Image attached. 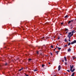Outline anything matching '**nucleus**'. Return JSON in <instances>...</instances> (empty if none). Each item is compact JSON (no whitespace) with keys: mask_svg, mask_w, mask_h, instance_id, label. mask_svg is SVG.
I'll return each instance as SVG.
<instances>
[{"mask_svg":"<svg viewBox=\"0 0 76 76\" xmlns=\"http://www.w3.org/2000/svg\"><path fill=\"white\" fill-rule=\"evenodd\" d=\"M70 37H70L69 36V37L68 38H69V39H70Z\"/></svg>","mask_w":76,"mask_h":76,"instance_id":"nucleus-31","label":"nucleus"},{"mask_svg":"<svg viewBox=\"0 0 76 76\" xmlns=\"http://www.w3.org/2000/svg\"><path fill=\"white\" fill-rule=\"evenodd\" d=\"M68 17V15H66V16H65L64 18H67Z\"/></svg>","mask_w":76,"mask_h":76,"instance_id":"nucleus-15","label":"nucleus"},{"mask_svg":"<svg viewBox=\"0 0 76 76\" xmlns=\"http://www.w3.org/2000/svg\"><path fill=\"white\" fill-rule=\"evenodd\" d=\"M75 20H76V19H75Z\"/></svg>","mask_w":76,"mask_h":76,"instance_id":"nucleus-52","label":"nucleus"},{"mask_svg":"<svg viewBox=\"0 0 76 76\" xmlns=\"http://www.w3.org/2000/svg\"><path fill=\"white\" fill-rule=\"evenodd\" d=\"M73 28V27H72V28H71V29H72Z\"/></svg>","mask_w":76,"mask_h":76,"instance_id":"nucleus-45","label":"nucleus"},{"mask_svg":"<svg viewBox=\"0 0 76 76\" xmlns=\"http://www.w3.org/2000/svg\"><path fill=\"white\" fill-rule=\"evenodd\" d=\"M67 33H68L67 32H66V34H67Z\"/></svg>","mask_w":76,"mask_h":76,"instance_id":"nucleus-40","label":"nucleus"},{"mask_svg":"<svg viewBox=\"0 0 76 76\" xmlns=\"http://www.w3.org/2000/svg\"><path fill=\"white\" fill-rule=\"evenodd\" d=\"M71 50L70 49V48H69V49H68L67 51L68 52H70L71 51Z\"/></svg>","mask_w":76,"mask_h":76,"instance_id":"nucleus-5","label":"nucleus"},{"mask_svg":"<svg viewBox=\"0 0 76 76\" xmlns=\"http://www.w3.org/2000/svg\"><path fill=\"white\" fill-rule=\"evenodd\" d=\"M67 32H69V31H67Z\"/></svg>","mask_w":76,"mask_h":76,"instance_id":"nucleus-54","label":"nucleus"},{"mask_svg":"<svg viewBox=\"0 0 76 76\" xmlns=\"http://www.w3.org/2000/svg\"><path fill=\"white\" fill-rule=\"evenodd\" d=\"M75 43H76V41H75V40H74V41L72 42L71 43V44H75Z\"/></svg>","mask_w":76,"mask_h":76,"instance_id":"nucleus-4","label":"nucleus"},{"mask_svg":"<svg viewBox=\"0 0 76 76\" xmlns=\"http://www.w3.org/2000/svg\"><path fill=\"white\" fill-rule=\"evenodd\" d=\"M50 55L51 56H52L53 55V53H50Z\"/></svg>","mask_w":76,"mask_h":76,"instance_id":"nucleus-29","label":"nucleus"},{"mask_svg":"<svg viewBox=\"0 0 76 76\" xmlns=\"http://www.w3.org/2000/svg\"><path fill=\"white\" fill-rule=\"evenodd\" d=\"M75 41V43H76V40H74Z\"/></svg>","mask_w":76,"mask_h":76,"instance_id":"nucleus-48","label":"nucleus"},{"mask_svg":"<svg viewBox=\"0 0 76 76\" xmlns=\"http://www.w3.org/2000/svg\"><path fill=\"white\" fill-rule=\"evenodd\" d=\"M74 75H75V73L73 72V73H72V75H71V76H74Z\"/></svg>","mask_w":76,"mask_h":76,"instance_id":"nucleus-11","label":"nucleus"},{"mask_svg":"<svg viewBox=\"0 0 76 76\" xmlns=\"http://www.w3.org/2000/svg\"><path fill=\"white\" fill-rule=\"evenodd\" d=\"M48 63H49V64H50V62H49Z\"/></svg>","mask_w":76,"mask_h":76,"instance_id":"nucleus-37","label":"nucleus"},{"mask_svg":"<svg viewBox=\"0 0 76 76\" xmlns=\"http://www.w3.org/2000/svg\"><path fill=\"white\" fill-rule=\"evenodd\" d=\"M56 48H58V47H56Z\"/></svg>","mask_w":76,"mask_h":76,"instance_id":"nucleus-41","label":"nucleus"},{"mask_svg":"<svg viewBox=\"0 0 76 76\" xmlns=\"http://www.w3.org/2000/svg\"><path fill=\"white\" fill-rule=\"evenodd\" d=\"M28 72H30V71H28Z\"/></svg>","mask_w":76,"mask_h":76,"instance_id":"nucleus-44","label":"nucleus"},{"mask_svg":"<svg viewBox=\"0 0 76 76\" xmlns=\"http://www.w3.org/2000/svg\"><path fill=\"white\" fill-rule=\"evenodd\" d=\"M0 67H1V66H0Z\"/></svg>","mask_w":76,"mask_h":76,"instance_id":"nucleus-58","label":"nucleus"},{"mask_svg":"<svg viewBox=\"0 0 76 76\" xmlns=\"http://www.w3.org/2000/svg\"><path fill=\"white\" fill-rule=\"evenodd\" d=\"M28 69V67H26V69Z\"/></svg>","mask_w":76,"mask_h":76,"instance_id":"nucleus-39","label":"nucleus"},{"mask_svg":"<svg viewBox=\"0 0 76 76\" xmlns=\"http://www.w3.org/2000/svg\"><path fill=\"white\" fill-rule=\"evenodd\" d=\"M70 21L71 22H72L73 21V20H70Z\"/></svg>","mask_w":76,"mask_h":76,"instance_id":"nucleus-25","label":"nucleus"},{"mask_svg":"<svg viewBox=\"0 0 76 76\" xmlns=\"http://www.w3.org/2000/svg\"><path fill=\"white\" fill-rule=\"evenodd\" d=\"M5 66H7V63H6V64H5Z\"/></svg>","mask_w":76,"mask_h":76,"instance_id":"nucleus-22","label":"nucleus"},{"mask_svg":"<svg viewBox=\"0 0 76 76\" xmlns=\"http://www.w3.org/2000/svg\"><path fill=\"white\" fill-rule=\"evenodd\" d=\"M68 41H69V42H70V39H69Z\"/></svg>","mask_w":76,"mask_h":76,"instance_id":"nucleus-33","label":"nucleus"},{"mask_svg":"<svg viewBox=\"0 0 76 76\" xmlns=\"http://www.w3.org/2000/svg\"><path fill=\"white\" fill-rule=\"evenodd\" d=\"M55 53H59V51H55Z\"/></svg>","mask_w":76,"mask_h":76,"instance_id":"nucleus-28","label":"nucleus"},{"mask_svg":"<svg viewBox=\"0 0 76 76\" xmlns=\"http://www.w3.org/2000/svg\"><path fill=\"white\" fill-rule=\"evenodd\" d=\"M31 60H32V59L30 58L28 59V61H31Z\"/></svg>","mask_w":76,"mask_h":76,"instance_id":"nucleus-19","label":"nucleus"},{"mask_svg":"<svg viewBox=\"0 0 76 76\" xmlns=\"http://www.w3.org/2000/svg\"><path fill=\"white\" fill-rule=\"evenodd\" d=\"M70 44H71V43H70V42H69L68 44V45L69 46L70 45Z\"/></svg>","mask_w":76,"mask_h":76,"instance_id":"nucleus-14","label":"nucleus"},{"mask_svg":"<svg viewBox=\"0 0 76 76\" xmlns=\"http://www.w3.org/2000/svg\"><path fill=\"white\" fill-rule=\"evenodd\" d=\"M71 22H70V21L69 20V22L68 23V24H69V23H71Z\"/></svg>","mask_w":76,"mask_h":76,"instance_id":"nucleus-16","label":"nucleus"},{"mask_svg":"<svg viewBox=\"0 0 76 76\" xmlns=\"http://www.w3.org/2000/svg\"><path fill=\"white\" fill-rule=\"evenodd\" d=\"M24 74L26 76H29V75L26 74V73H24Z\"/></svg>","mask_w":76,"mask_h":76,"instance_id":"nucleus-17","label":"nucleus"},{"mask_svg":"<svg viewBox=\"0 0 76 76\" xmlns=\"http://www.w3.org/2000/svg\"><path fill=\"white\" fill-rule=\"evenodd\" d=\"M64 58L65 59V61H67V59L66 58V57L64 56Z\"/></svg>","mask_w":76,"mask_h":76,"instance_id":"nucleus-7","label":"nucleus"},{"mask_svg":"<svg viewBox=\"0 0 76 76\" xmlns=\"http://www.w3.org/2000/svg\"><path fill=\"white\" fill-rule=\"evenodd\" d=\"M54 76H56V75H55Z\"/></svg>","mask_w":76,"mask_h":76,"instance_id":"nucleus-50","label":"nucleus"},{"mask_svg":"<svg viewBox=\"0 0 76 76\" xmlns=\"http://www.w3.org/2000/svg\"><path fill=\"white\" fill-rule=\"evenodd\" d=\"M62 62H64V60H62Z\"/></svg>","mask_w":76,"mask_h":76,"instance_id":"nucleus-32","label":"nucleus"},{"mask_svg":"<svg viewBox=\"0 0 76 76\" xmlns=\"http://www.w3.org/2000/svg\"><path fill=\"white\" fill-rule=\"evenodd\" d=\"M45 66V65L44 64H42V67H44Z\"/></svg>","mask_w":76,"mask_h":76,"instance_id":"nucleus-13","label":"nucleus"},{"mask_svg":"<svg viewBox=\"0 0 76 76\" xmlns=\"http://www.w3.org/2000/svg\"><path fill=\"white\" fill-rule=\"evenodd\" d=\"M70 48H71V47H70Z\"/></svg>","mask_w":76,"mask_h":76,"instance_id":"nucleus-55","label":"nucleus"},{"mask_svg":"<svg viewBox=\"0 0 76 76\" xmlns=\"http://www.w3.org/2000/svg\"><path fill=\"white\" fill-rule=\"evenodd\" d=\"M23 68H22L19 70V71H21V70H23Z\"/></svg>","mask_w":76,"mask_h":76,"instance_id":"nucleus-9","label":"nucleus"},{"mask_svg":"<svg viewBox=\"0 0 76 76\" xmlns=\"http://www.w3.org/2000/svg\"><path fill=\"white\" fill-rule=\"evenodd\" d=\"M43 38H44V37H43Z\"/></svg>","mask_w":76,"mask_h":76,"instance_id":"nucleus-53","label":"nucleus"},{"mask_svg":"<svg viewBox=\"0 0 76 76\" xmlns=\"http://www.w3.org/2000/svg\"><path fill=\"white\" fill-rule=\"evenodd\" d=\"M67 47V45H66L64 46V47Z\"/></svg>","mask_w":76,"mask_h":76,"instance_id":"nucleus-18","label":"nucleus"},{"mask_svg":"<svg viewBox=\"0 0 76 76\" xmlns=\"http://www.w3.org/2000/svg\"><path fill=\"white\" fill-rule=\"evenodd\" d=\"M71 34H72V32L68 33V35L67 36L68 38H69V36H70V35H71Z\"/></svg>","mask_w":76,"mask_h":76,"instance_id":"nucleus-3","label":"nucleus"},{"mask_svg":"<svg viewBox=\"0 0 76 76\" xmlns=\"http://www.w3.org/2000/svg\"><path fill=\"white\" fill-rule=\"evenodd\" d=\"M51 48H53V46L51 45Z\"/></svg>","mask_w":76,"mask_h":76,"instance_id":"nucleus-23","label":"nucleus"},{"mask_svg":"<svg viewBox=\"0 0 76 76\" xmlns=\"http://www.w3.org/2000/svg\"><path fill=\"white\" fill-rule=\"evenodd\" d=\"M58 48V50H61V48Z\"/></svg>","mask_w":76,"mask_h":76,"instance_id":"nucleus-21","label":"nucleus"},{"mask_svg":"<svg viewBox=\"0 0 76 76\" xmlns=\"http://www.w3.org/2000/svg\"><path fill=\"white\" fill-rule=\"evenodd\" d=\"M65 31H68V29L67 28H65Z\"/></svg>","mask_w":76,"mask_h":76,"instance_id":"nucleus-24","label":"nucleus"},{"mask_svg":"<svg viewBox=\"0 0 76 76\" xmlns=\"http://www.w3.org/2000/svg\"><path fill=\"white\" fill-rule=\"evenodd\" d=\"M75 32H76V31L74 32V33H75Z\"/></svg>","mask_w":76,"mask_h":76,"instance_id":"nucleus-49","label":"nucleus"},{"mask_svg":"<svg viewBox=\"0 0 76 76\" xmlns=\"http://www.w3.org/2000/svg\"><path fill=\"white\" fill-rule=\"evenodd\" d=\"M56 54H57V55L58 54V53H56Z\"/></svg>","mask_w":76,"mask_h":76,"instance_id":"nucleus-38","label":"nucleus"},{"mask_svg":"<svg viewBox=\"0 0 76 76\" xmlns=\"http://www.w3.org/2000/svg\"><path fill=\"white\" fill-rule=\"evenodd\" d=\"M57 45H58V44H57Z\"/></svg>","mask_w":76,"mask_h":76,"instance_id":"nucleus-57","label":"nucleus"},{"mask_svg":"<svg viewBox=\"0 0 76 76\" xmlns=\"http://www.w3.org/2000/svg\"><path fill=\"white\" fill-rule=\"evenodd\" d=\"M60 69H61V66H60V65H59L58 66V71H60Z\"/></svg>","mask_w":76,"mask_h":76,"instance_id":"nucleus-2","label":"nucleus"},{"mask_svg":"<svg viewBox=\"0 0 76 76\" xmlns=\"http://www.w3.org/2000/svg\"><path fill=\"white\" fill-rule=\"evenodd\" d=\"M33 70H34V72H36V71H38V70H37L36 69H34Z\"/></svg>","mask_w":76,"mask_h":76,"instance_id":"nucleus-12","label":"nucleus"},{"mask_svg":"<svg viewBox=\"0 0 76 76\" xmlns=\"http://www.w3.org/2000/svg\"><path fill=\"white\" fill-rule=\"evenodd\" d=\"M70 71H71V70H72V69H73V68L74 66L73 65H72V66L70 65Z\"/></svg>","mask_w":76,"mask_h":76,"instance_id":"nucleus-1","label":"nucleus"},{"mask_svg":"<svg viewBox=\"0 0 76 76\" xmlns=\"http://www.w3.org/2000/svg\"><path fill=\"white\" fill-rule=\"evenodd\" d=\"M65 42H67V40H66V39H65Z\"/></svg>","mask_w":76,"mask_h":76,"instance_id":"nucleus-26","label":"nucleus"},{"mask_svg":"<svg viewBox=\"0 0 76 76\" xmlns=\"http://www.w3.org/2000/svg\"><path fill=\"white\" fill-rule=\"evenodd\" d=\"M58 39H60V37H59Z\"/></svg>","mask_w":76,"mask_h":76,"instance_id":"nucleus-36","label":"nucleus"},{"mask_svg":"<svg viewBox=\"0 0 76 76\" xmlns=\"http://www.w3.org/2000/svg\"><path fill=\"white\" fill-rule=\"evenodd\" d=\"M74 59H75L74 58H73V60H74Z\"/></svg>","mask_w":76,"mask_h":76,"instance_id":"nucleus-47","label":"nucleus"},{"mask_svg":"<svg viewBox=\"0 0 76 76\" xmlns=\"http://www.w3.org/2000/svg\"><path fill=\"white\" fill-rule=\"evenodd\" d=\"M73 35V34H71V35H69V37H72V36Z\"/></svg>","mask_w":76,"mask_h":76,"instance_id":"nucleus-10","label":"nucleus"},{"mask_svg":"<svg viewBox=\"0 0 76 76\" xmlns=\"http://www.w3.org/2000/svg\"><path fill=\"white\" fill-rule=\"evenodd\" d=\"M54 38H55V37H54Z\"/></svg>","mask_w":76,"mask_h":76,"instance_id":"nucleus-56","label":"nucleus"},{"mask_svg":"<svg viewBox=\"0 0 76 76\" xmlns=\"http://www.w3.org/2000/svg\"><path fill=\"white\" fill-rule=\"evenodd\" d=\"M64 75H66V73H64Z\"/></svg>","mask_w":76,"mask_h":76,"instance_id":"nucleus-46","label":"nucleus"},{"mask_svg":"<svg viewBox=\"0 0 76 76\" xmlns=\"http://www.w3.org/2000/svg\"><path fill=\"white\" fill-rule=\"evenodd\" d=\"M56 48H55L54 49L55 50H56Z\"/></svg>","mask_w":76,"mask_h":76,"instance_id":"nucleus-43","label":"nucleus"},{"mask_svg":"<svg viewBox=\"0 0 76 76\" xmlns=\"http://www.w3.org/2000/svg\"><path fill=\"white\" fill-rule=\"evenodd\" d=\"M37 54H38V52H37Z\"/></svg>","mask_w":76,"mask_h":76,"instance_id":"nucleus-35","label":"nucleus"},{"mask_svg":"<svg viewBox=\"0 0 76 76\" xmlns=\"http://www.w3.org/2000/svg\"><path fill=\"white\" fill-rule=\"evenodd\" d=\"M56 50V49H54V51H55Z\"/></svg>","mask_w":76,"mask_h":76,"instance_id":"nucleus-42","label":"nucleus"},{"mask_svg":"<svg viewBox=\"0 0 76 76\" xmlns=\"http://www.w3.org/2000/svg\"><path fill=\"white\" fill-rule=\"evenodd\" d=\"M72 26V25H71V26Z\"/></svg>","mask_w":76,"mask_h":76,"instance_id":"nucleus-51","label":"nucleus"},{"mask_svg":"<svg viewBox=\"0 0 76 76\" xmlns=\"http://www.w3.org/2000/svg\"><path fill=\"white\" fill-rule=\"evenodd\" d=\"M66 71L67 72H70V70H67Z\"/></svg>","mask_w":76,"mask_h":76,"instance_id":"nucleus-20","label":"nucleus"},{"mask_svg":"<svg viewBox=\"0 0 76 76\" xmlns=\"http://www.w3.org/2000/svg\"><path fill=\"white\" fill-rule=\"evenodd\" d=\"M75 69H74L72 70H72H71L70 71H71V72H74V71H75Z\"/></svg>","mask_w":76,"mask_h":76,"instance_id":"nucleus-6","label":"nucleus"},{"mask_svg":"<svg viewBox=\"0 0 76 76\" xmlns=\"http://www.w3.org/2000/svg\"><path fill=\"white\" fill-rule=\"evenodd\" d=\"M63 23H61V25H63Z\"/></svg>","mask_w":76,"mask_h":76,"instance_id":"nucleus-30","label":"nucleus"},{"mask_svg":"<svg viewBox=\"0 0 76 76\" xmlns=\"http://www.w3.org/2000/svg\"><path fill=\"white\" fill-rule=\"evenodd\" d=\"M73 58H76V57H72Z\"/></svg>","mask_w":76,"mask_h":76,"instance_id":"nucleus-34","label":"nucleus"},{"mask_svg":"<svg viewBox=\"0 0 76 76\" xmlns=\"http://www.w3.org/2000/svg\"><path fill=\"white\" fill-rule=\"evenodd\" d=\"M65 65H67V62H66L65 63Z\"/></svg>","mask_w":76,"mask_h":76,"instance_id":"nucleus-27","label":"nucleus"},{"mask_svg":"<svg viewBox=\"0 0 76 76\" xmlns=\"http://www.w3.org/2000/svg\"><path fill=\"white\" fill-rule=\"evenodd\" d=\"M72 34H73V33H74V32H75V30H72Z\"/></svg>","mask_w":76,"mask_h":76,"instance_id":"nucleus-8","label":"nucleus"}]
</instances>
